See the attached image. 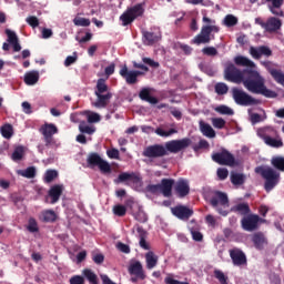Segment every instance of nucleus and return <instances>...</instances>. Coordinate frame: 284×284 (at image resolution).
<instances>
[{
  "mask_svg": "<svg viewBox=\"0 0 284 284\" xmlns=\"http://www.w3.org/2000/svg\"><path fill=\"white\" fill-rule=\"evenodd\" d=\"M192 145V140L190 138H184L181 140H171L163 144H152L146 146L142 156L146 159H163V156H168L171 154H179V152H183V150H187Z\"/></svg>",
  "mask_w": 284,
  "mask_h": 284,
  "instance_id": "nucleus-1",
  "label": "nucleus"
},
{
  "mask_svg": "<svg viewBox=\"0 0 284 284\" xmlns=\"http://www.w3.org/2000/svg\"><path fill=\"white\" fill-rule=\"evenodd\" d=\"M246 77L242 80L244 88L252 94H261L266 99H276V92L267 89L265 85V78L256 70H245Z\"/></svg>",
  "mask_w": 284,
  "mask_h": 284,
  "instance_id": "nucleus-2",
  "label": "nucleus"
},
{
  "mask_svg": "<svg viewBox=\"0 0 284 284\" xmlns=\"http://www.w3.org/2000/svg\"><path fill=\"white\" fill-rule=\"evenodd\" d=\"M254 172L255 174H260L264 180L265 192H272L281 182V173L272 166L260 165L255 168Z\"/></svg>",
  "mask_w": 284,
  "mask_h": 284,
  "instance_id": "nucleus-3",
  "label": "nucleus"
},
{
  "mask_svg": "<svg viewBox=\"0 0 284 284\" xmlns=\"http://www.w3.org/2000/svg\"><path fill=\"white\" fill-rule=\"evenodd\" d=\"M94 94L97 97V100L93 102L94 108L103 110L106 105H110L113 94L110 92V87H108L105 79H98Z\"/></svg>",
  "mask_w": 284,
  "mask_h": 284,
  "instance_id": "nucleus-4",
  "label": "nucleus"
},
{
  "mask_svg": "<svg viewBox=\"0 0 284 284\" xmlns=\"http://www.w3.org/2000/svg\"><path fill=\"white\" fill-rule=\"evenodd\" d=\"M210 205H212L221 216H227V214H230V211L226 210V207H230L227 193L215 191L210 199Z\"/></svg>",
  "mask_w": 284,
  "mask_h": 284,
  "instance_id": "nucleus-5",
  "label": "nucleus"
},
{
  "mask_svg": "<svg viewBox=\"0 0 284 284\" xmlns=\"http://www.w3.org/2000/svg\"><path fill=\"white\" fill-rule=\"evenodd\" d=\"M87 164L90 170L99 168L101 174H112V165L97 152H92L87 158Z\"/></svg>",
  "mask_w": 284,
  "mask_h": 284,
  "instance_id": "nucleus-6",
  "label": "nucleus"
},
{
  "mask_svg": "<svg viewBox=\"0 0 284 284\" xmlns=\"http://www.w3.org/2000/svg\"><path fill=\"white\" fill-rule=\"evenodd\" d=\"M232 97L236 105H242L243 108H248L250 105H258L261 103V100L255 99L247 92L243 91V89L239 88L232 89Z\"/></svg>",
  "mask_w": 284,
  "mask_h": 284,
  "instance_id": "nucleus-7",
  "label": "nucleus"
},
{
  "mask_svg": "<svg viewBox=\"0 0 284 284\" xmlns=\"http://www.w3.org/2000/svg\"><path fill=\"white\" fill-rule=\"evenodd\" d=\"M212 161L219 165H226L227 168H236V165H239L234 154L230 153L226 149H222L220 152L213 153Z\"/></svg>",
  "mask_w": 284,
  "mask_h": 284,
  "instance_id": "nucleus-8",
  "label": "nucleus"
},
{
  "mask_svg": "<svg viewBox=\"0 0 284 284\" xmlns=\"http://www.w3.org/2000/svg\"><path fill=\"white\" fill-rule=\"evenodd\" d=\"M224 79L230 83H243L245 77L243 75V71L236 68L234 63L227 62L224 68Z\"/></svg>",
  "mask_w": 284,
  "mask_h": 284,
  "instance_id": "nucleus-9",
  "label": "nucleus"
},
{
  "mask_svg": "<svg viewBox=\"0 0 284 284\" xmlns=\"http://www.w3.org/2000/svg\"><path fill=\"white\" fill-rule=\"evenodd\" d=\"M261 223H265V220L256 214H247L241 220V227L244 232H256Z\"/></svg>",
  "mask_w": 284,
  "mask_h": 284,
  "instance_id": "nucleus-10",
  "label": "nucleus"
},
{
  "mask_svg": "<svg viewBox=\"0 0 284 284\" xmlns=\"http://www.w3.org/2000/svg\"><path fill=\"white\" fill-rule=\"evenodd\" d=\"M40 132L43 135L45 148H54V145H57V140H54V134L59 132L57 125L45 123L40 128Z\"/></svg>",
  "mask_w": 284,
  "mask_h": 284,
  "instance_id": "nucleus-11",
  "label": "nucleus"
},
{
  "mask_svg": "<svg viewBox=\"0 0 284 284\" xmlns=\"http://www.w3.org/2000/svg\"><path fill=\"white\" fill-rule=\"evenodd\" d=\"M219 30L216 26H203L201 32L192 39V43L195 45L210 43L212 41V32H219Z\"/></svg>",
  "mask_w": 284,
  "mask_h": 284,
  "instance_id": "nucleus-12",
  "label": "nucleus"
},
{
  "mask_svg": "<svg viewBox=\"0 0 284 284\" xmlns=\"http://www.w3.org/2000/svg\"><path fill=\"white\" fill-rule=\"evenodd\" d=\"M128 272L130 276H132L131 283H139V281H145V278H148V275L143 270V264L139 261L132 262L128 267Z\"/></svg>",
  "mask_w": 284,
  "mask_h": 284,
  "instance_id": "nucleus-13",
  "label": "nucleus"
},
{
  "mask_svg": "<svg viewBox=\"0 0 284 284\" xmlns=\"http://www.w3.org/2000/svg\"><path fill=\"white\" fill-rule=\"evenodd\" d=\"M120 77H122L128 85H134L139 82V77H143V71L128 70V65H123L120 70Z\"/></svg>",
  "mask_w": 284,
  "mask_h": 284,
  "instance_id": "nucleus-14",
  "label": "nucleus"
},
{
  "mask_svg": "<svg viewBox=\"0 0 284 284\" xmlns=\"http://www.w3.org/2000/svg\"><path fill=\"white\" fill-rule=\"evenodd\" d=\"M229 254L231 256L233 265H235L236 267L247 265V256L241 248H232L229 251Z\"/></svg>",
  "mask_w": 284,
  "mask_h": 284,
  "instance_id": "nucleus-15",
  "label": "nucleus"
},
{
  "mask_svg": "<svg viewBox=\"0 0 284 284\" xmlns=\"http://www.w3.org/2000/svg\"><path fill=\"white\" fill-rule=\"evenodd\" d=\"M128 181L133 183V185H139V183H141V175L135 172H123L119 174L118 179L114 180V183L119 185V183H128Z\"/></svg>",
  "mask_w": 284,
  "mask_h": 284,
  "instance_id": "nucleus-16",
  "label": "nucleus"
},
{
  "mask_svg": "<svg viewBox=\"0 0 284 284\" xmlns=\"http://www.w3.org/2000/svg\"><path fill=\"white\" fill-rule=\"evenodd\" d=\"M171 212L173 216H176V219H180V221H189L192 214H194L193 210L184 205L172 207Z\"/></svg>",
  "mask_w": 284,
  "mask_h": 284,
  "instance_id": "nucleus-17",
  "label": "nucleus"
},
{
  "mask_svg": "<svg viewBox=\"0 0 284 284\" xmlns=\"http://www.w3.org/2000/svg\"><path fill=\"white\" fill-rule=\"evenodd\" d=\"M250 54L253 57V59H261V57H266V59H270L272 57V49L267 45H260V47H250Z\"/></svg>",
  "mask_w": 284,
  "mask_h": 284,
  "instance_id": "nucleus-18",
  "label": "nucleus"
},
{
  "mask_svg": "<svg viewBox=\"0 0 284 284\" xmlns=\"http://www.w3.org/2000/svg\"><path fill=\"white\" fill-rule=\"evenodd\" d=\"M174 191L180 199H185L190 194V182L185 179L178 180Z\"/></svg>",
  "mask_w": 284,
  "mask_h": 284,
  "instance_id": "nucleus-19",
  "label": "nucleus"
},
{
  "mask_svg": "<svg viewBox=\"0 0 284 284\" xmlns=\"http://www.w3.org/2000/svg\"><path fill=\"white\" fill-rule=\"evenodd\" d=\"M281 28H283V20L276 17H271L266 20V27L264 30L270 34H274V32H278Z\"/></svg>",
  "mask_w": 284,
  "mask_h": 284,
  "instance_id": "nucleus-20",
  "label": "nucleus"
},
{
  "mask_svg": "<svg viewBox=\"0 0 284 284\" xmlns=\"http://www.w3.org/2000/svg\"><path fill=\"white\" fill-rule=\"evenodd\" d=\"M251 241L255 247V250H265L267 245V237L263 232H256L251 235Z\"/></svg>",
  "mask_w": 284,
  "mask_h": 284,
  "instance_id": "nucleus-21",
  "label": "nucleus"
},
{
  "mask_svg": "<svg viewBox=\"0 0 284 284\" xmlns=\"http://www.w3.org/2000/svg\"><path fill=\"white\" fill-rule=\"evenodd\" d=\"M172 187H174V179H162L160 183V191L163 196L170 199L172 196Z\"/></svg>",
  "mask_w": 284,
  "mask_h": 284,
  "instance_id": "nucleus-22",
  "label": "nucleus"
},
{
  "mask_svg": "<svg viewBox=\"0 0 284 284\" xmlns=\"http://www.w3.org/2000/svg\"><path fill=\"white\" fill-rule=\"evenodd\" d=\"M61 194H63V185L62 184H55L50 187L49 196L51 199V201H50L51 205H54V203H59V199H61Z\"/></svg>",
  "mask_w": 284,
  "mask_h": 284,
  "instance_id": "nucleus-23",
  "label": "nucleus"
},
{
  "mask_svg": "<svg viewBox=\"0 0 284 284\" xmlns=\"http://www.w3.org/2000/svg\"><path fill=\"white\" fill-rule=\"evenodd\" d=\"M142 39L145 45H154V43L161 41V36L150 31H142Z\"/></svg>",
  "mask_w": 284,
  "mask_h": 284,
  "instance_id": "nucleus-24",
  "label": "nucleus"
},
{
  "mask_svg": "<svg viewBox=\"0 0 284 284\" xmlns=\"http://www.w3.org/2000/svg\"><path fill=\"white\" fill-rule=\"evenodd\" d=\"M134 229L136 230L138 234H139V239H140V247H142V250H150V244L148 243V241H145L148 239V231L143 230V226L136 224L134 226Z\"/></svg>",
  "mask_w": 284,
  "mask_h": 284,
  "instance_id": "nucleus-25",
  "label": "nucleus"
},
{
  "mask_svg": "<svg viewBox=\"0 0 284 284\" xmlns=\"http://www.w3.org/2000/svg\"><path fill=\"white\" fill-rule=\"evenodd\" d=\"M189 231L191 232L193 241H196L197 243H201V241H203V233L199 231V225L196 224V221L192 220L190 222Z\"/></svg>",
  "mask_w": 284,
  "mask_h": 284,
  "instance_id": "nucleus-26",
  "label": "nucleus"
},
{
  "mask_svg": "<svg viewBox=\"0 0 284 284\" xmlns=\"http://www.w3.org/2000/svg\"><path fill=\"white\" fill-rule=\"evenodd\" d=\"M231 212H234L235 214H241V216H247L250 212H252V210L250 209V204L243 202L232 206Z\"/></svg>",
  "mask_w": 284,
  "mask_h": 284,
  "instance_id": "nucleus-27",
  "label": "nucleus"
},
{
  "mask_svg": "<svg viewBox=\"0 0 284 284\" xmlns=\"http://www.w3.org/2000/svg\"><path fill=\"white\" fill-rule=\"evenodd\" d=\"M139 97L142 101H146L148 103H151L152 105H156L159 103V99L155 97H152L150 94V89L144 88L140 91Z\"/></svg>",
  "mask_w": 284,
  "mask_h": 284,
  "instance_id": "nucleus-28",
  "label": "nucleus"
},
{
  "mask_svg": "<svg viewBox=\"0 0 284 284\" xmlns=\"http://www.w3.org/2000/svg\"><path fill=\"white\" fill-rule=\"evenodd\" d=\"M200 130L204 136H207L209 139H214L216 136V132L212 128V125L205 123L203 120L200 121Z\"/></svg>",
  "mask_w": 284,
  "mask_h": 284,
  "instance_id": "nucleus-29",
  "label": "nucleus"
},
{
  "mask_svg": "<svg viewBox=\"0 0 284 284\" xmlns=\"http://www.w3.org/2000/svg\"><path fill=\"white\" fill-rule=\"evenodd\" d=\"M146 270H154V266L159 263V256L154 252L149 251L145 254Z\"/></svg>",
  "mask_w": 284,
  "mask_h": 284,
  "instance_id": "nucleus-30",
  "label": "nucleus"
},
{
  "mask_svg": "<svg viewBox=\"0 0 284 284\" xmlns=\"http://www.w3.org/2000/svg\"><path fill=\"white\" fill-rule=\"evenodd\" d=\"M235 65H241L242 68H254V61L250 60L245 55H237L234 58Z\"/></svg>",
  "mask_w": 284,
  "mask_h": 284,
  "instance_id": "nucleus-31",
  "label": "nucleus"
},
{
  "mask_svg": "<svg viewBox=\"0 0 284 284\" xmlns=\"http://www.w3.org/2000/svg\"><path fill=\"white\" fill-rule=\"evenodd\" d=\"M24 83L27 85H36L39 83V71H30L24 74Z\"/></svg>",
  "mask_w": 284,
  "mask_h": 284,
  "instance_id": "nucleus-32",
  "label": "nucleus"
},
{
  "mask_svg": "<svg viewBox=\"0 0 284 284\" xmlns=\"http://www.w3.org/2000/svg\"><path fill=\"white\" fill-rule=\"evenodd\" d=\"M120 21H122V26L125 28L128 26H132L134 21H136V18L126 9L121 16Z\"/></svg>",
  "mask_w": 284,
  "mask_h": 284,
  "instance_id": "nucleus-33",
  "label": "nucleus"
},
{
  "mask_svg": "<svg viewBox=\"0 0 284 284\" xmlns=\"http://www.w3.org/2000/svg\"><path fill=\"white\" fill-rule=\"evenodd\" d=\"M43 223H54L57 221V212L54 210H44L41 212Z\"/></svg>",
  "mask_w": 284,
  "mask_h": 284,
  "instance_id": "nucleus-34",
  "label": "nucleus"
},
{
  "mask_svg": "<svg viewBox=\"0 0 284 284\" xmlns=\"http://www.w3.org/2000/svg\"><path fill=\"white\" fill-rule=\"evenodd\" d=\"M268 73L271 74V77L274 79V81L276 83H278L280 85H283L284 88V73L281 70L277 69H268Z\"/></svg>",
  "mask_w": 284,
  "mask_h": 284,
  "instance_id": "nucleus-35",
  "label": "nucleus"
},
{
  "mask_svg": "<svg viewBox=\"0 0 284 284\" xmlns=\"http://www.w3.org/2000/svg\"><path fill=\"white\" fill-rule=\"evenodd\" d=\"M126 10L134 17V19H139V17L145 13L143 3H138L133 7L128 8Z\"/></svg>",
  "mask_w": 284,
  "mask_h": 284,
  "instance_id": "nucleus-36",
  "label": "nucleus"
},
{
  "mask_svg": "<svg viewBox=\"0 0 284 284\" xmlns=\"http://www.w3.org/2000/svg\"><path fill=\"white\" fill-rule=\"evenodd\" d=\"M82 274L87 281H89L90 284H99V276H97V273H94L90 268H84L82 271Z\"/></svg>",
  "mask_w": 284,
  "mask_h": 284,
  "instance_id": "nucleus-37",
  "label": "nucleus"
},
{
  "mask_svg": "<svg viewBox=\"0 0 284 284\" xmlns=\"http://www.w3.org/2000/svg\"><path fill=\"white\" fill-rule=\"evenodd\" d=\"M18 174L24 179H34V176H37V168L29 166L26 170H19Z\"/></svg>",
  "mask_w": 284,
  "mask_h": 284,
  "instance_id": "nucleus-38",
  "label": "nucleus"
},
{
  "mask_svg": "<svg viewBox=\"0 0 284 284\" xmlns=\"http://www.w3.org/2000/svg\"><path fill=\"white\" fill-rule=\"evenodd\" d=\"M263 139L265 144L270 145V148H283V140H276L270 135H264Z\"/></svg>",
  "mask_w": 284,
  "mask_h": 284,
  "instance_id": "nucleus-39",
  "label": "nucleus"
},
{
  "mask_svg": "<svg viewBox=\"0 0 284 284\" xmlns=\"http://www.w3.org/2000/svg\"><path fill=\"white\" fill-rule=\"evenodd\" d=\"M246 176L243 173H232L231 183L233 185H243L245 183Z\"/></svg>",
  "mask_w": 284,
  "mask_h": 284,
  "instance_id": "nucleus-40",
  "label": "nucleus"
},
{
  "mask_svg": "<svg viewBox=\"0 0 284 284\" xmlns=\"http://www.w3.org/2000/svg\"><path fill=\"white\" fill-rule=\"evenodd\" d=\"M271 165H273L275 170H280V172H284V158L283 156L272 158Z\"/></svg>",
  "mask_w": 284,
  "mask_h": 284,
  "instance_id": "nucleus-41",
  "label": "nucleus"
},
{
  "mask_svg": "<svg viewBox=\"0 0 284 284\" xmlns=\"http://www.w3.org/2000/svg\"><path fill=\"white\" fill-rule=\"evenodd\" d=\"M0 132L3 139H12V134H14V129L12 124H4L1 126Z\"/></svg>",
  "mask_w": 284,
  "mask_h": 284,
  "instance_id": "nucleus-42",
  "label": "nucleus"
},
{
  "mask_svg": "<svg viewBox=\"0 0 284 284\" xmlns=\"http://www.w3.org/2000/svg\"><path fill=\"white\" fill-rule=\"evenodd\" d=\"M133 216L135 221L139 223H146L148 222V214H145V211L141 206L138 207V211L133 213Z\"/></svg>",
  "mask_w": 284,
  "mask_h": 284,
  "instance_id": "nucleus-43",
  "label": "nucleus"
},
{
  "mask_svg": "<svg viewBox=\"0 0 284 284\" xmlns=\"http://www.w3.org/2000/svg\"><path fill=\"white\" fill-rule=\"evenodd\" d=\"M223 23L226 26V28H234V26L239 24V18H236L234 14H227L224 18Z\"/></svg>",
  "mask_w": 284,
  "mask_h": 284,
  "instance_id": "nucleus-44",
  "label": "nucleus"
},
{
  "mask_svg": "<svg viewBox=\"0 0 284 284\" xmlns=\"http://www.w3.org/2000/svg\"><path fill=\"white\" fill-rule=\"evenodd\" d=\"M178 133L179 131L176 129H170L169 131H165L162 128L155 129V134H158V136H163L164 139H168V136H172V134Z\"/></svg>",
  "mask_w": 284,
  "mask_h": 284,
  "instance_id": "nucleus-45",
  "label": "nucleus"
},
{
  "mask_svg": "<svg viewBox=\"0 0 284 284\" xmlns=\"http://www.w3.org/2000/svg\"><path fill=\"white\" fill-rule=\"evenodd\" d=\"M215 92L219 95L227 94V92H230V87H227L225 82H219L215 84Z\"/></svg>",
  "mask_w": 284,
  "mask_h": 284,
  "instance_id": "nucleus-46",
  "label": "nucleus"
},
{
  "mask_svg": "<svg viewBox=\"0 0 284 284\" xmlns=\"http://www.w3.org/2000/svg\"><path fill=\"white\" fill-rule=\"evenodd\" d=\"M59 176V172L57 170H47L44 173V183H52L54 179Z\"/></svg>",
  "mask_w": 284,
  "mask_h": 284,
  "instance_id": "nucleus-47",
  "label": "nucleus"
},
{
  "mask_svg": "<svg viewBox=\"0 0 284 284\" xmlns=\"http://www.w3.org/2000/svg\"><path fill=\"white\" fill-rule=\"evenodd\" d=\"M113 214L115 216H125L128 214V207L123 204H116L113 206Z\"/></svg>",
  "mask_w": 284,
  "mask_h": 284,
  "instance_id": "nucleus-48",
  "label": "nucleus"
},
{
  "mask_svg": "<svg viewBox=\"0 0 284 284\" xmlns=\"http://www.w3.org/2000/svg\"><path fill=\"white\" fill-rule=\"evenodd\" d=\"M88 123H99L101 121V115L97 112H87Z\"/></svg>",
  "mask_w": 284,
  "mask_h": 284,
  "instance_id": "nucleus-49",
  "label": "nucleus"
},
{
  "mask_svg": "<svg viewBox=\"0 0 284 284\" xmlns=\"http://www.w3.org/2000/svg\"><path fill=\"white\" fill-rule=\"evenodd\" d=\"M215 112H219V114H226L227 116H232L234 114V110L227 105L216 106Z\"/></svg>",
  "mask_w": 284,
  "mask_h": 284,
  "instance_id": "nucleus-50",
  "label": "nucleus"
},
{
  "mask_svg": "<svg viewBox=\"0 0 284 284\" xmlns=\"http://www.w3.org/2000/svg\"><path fill=\"white\" fill-rule=\"evenodd\" d=\"M74 26L81 27V28H88L90 27V19L88 18H74L73 19Z\"/></svg>",
  "mask_w": 284,
  "mask_h": 284,
  "instance_id": "nucleus-51",
  "label": "nucleus"
},
{
  "mask_svg": "<svg viewBox=\"0 0 284 284\" xmlns=\"http://www.w3.org/2000/svg\"><path fill=\"white\" fill-rule=\"evenodd\" d=\"M27 230L32 234H34V232H39V224L37 223V220L34 217L29 219Z\"/></svg>",
  "mask_w": 284,
  "mask_h": 284,
  "instance_id": "nucleus-52",
  "label": "nucleus"
},
{
  "mask_svg": "<svg viewBox=\"0 0 284 284\" xmlns=\"http://www.w3.org/2000/svg\"><path fill=\"white\" fill-rule=\"evenodd\" d=\"M214 277L221 283V284H229L227 283V276H225V273L221 270L214 271Z\"/></svg>",
  "mask_w": 284,
  "mask_h": 284,
  "instance_id": "nucleus-53",
  "label": "nucleus"
},
{
  "mask_svg": "<svg viewBox=\"0 0 284 284\" xmlns=\"http://www.w3.org/2000/svg\"><path fill=\"white\" fill-rule=\"evenodd\" d=\"M23 146L16 148L11 156L12 161H21L23 159Z\"/></svg>",
  "mask_w": 284,
  "mask_h": 284,
  "instance_id": "nucleus-54",
  "label": "nucleus"
},
{
  "mask_svg": "<svg viewBox=\"0 0 284 284\" xmlns=\"http://www.w3.org/2000/svg\"><path fill=\"white\" fill-rule=\"evenodd\" d=\"M202 54L205 57H216V54H219V50L214 47H205L202 49Z\"/></svg>",
  "mask_w": 284,
  "mask_h": 284,
  "instance_id": "nucleus-55",
  "label": "nucleus"
},
{
  "mask_svg": "<svg viewBox=\"0 0 284 284\" xmlns=\"http://www.w3.org/2000/svg\"><path fill=\"white\" fill-rule=\"evenodd\" d=\"M6 34L8 37V43L12 44L16 43V41H19V37H17V33L10 29H6Z\"/></svg>",
  "mask_w": 284,
  "mask_h": 284,
  "instance_id": "nucleus-56",
  "label": "nucleus"
},
{
  "mask_svg": "<svg viewBox=\"0 0 284 284\" xmlns=\"http://www.w3.org/2000/svg\"><path fill=\"white\" fill-rule=\"evenodd\" d=\"M79 130L82 132V134H94L95 132L94 128L87 125L85 123H81L79 125Z\"/></svg>",
  "mask_w": 284,
  "mask_h": 284,
  "instance_id": "nucleus-57",
  "label": "nucleus"
},
{
  "mask_svg": "<svg viewBox=\"0 0 284 284\" xmlns=\"http://www.w3.org/2000/svg\"><path fill=\"white\" fill-rule=\"evenodd\" d=\"M216 174L220 181H225L230 176V171L225 168H219Z\"/></svg>",
  "mask_w": 284,
  "mask_h": 284,
  "instance_id": "nucleus-58",
  "label": "nucleus"
},
{
  "mask_svg": "<svg viewBox=\"0 0 284 284\" xmlns=\"http://www.w3.org/2000/svg\"><path fill=\"white\" fill-rule=\"evenodd\" d=\"M26 22L28 23V26L34 28H39V18H37V16H29L26 19Z\"/></svg>",
  "mask_w": 284,
  "mask_h": 284,
  "instance_id": "nucleus-59",
  "label": "nucleus"
},
{
  "mask_svg": "<svg viewBox=\"0 0 284 284\" xmlns=\"http://www.w3.org/2000/svg\"><path fill=\"white\" fill-rule=\"evenodd\" d=\"M213 126L217 130H223L225 128V121L223 118H214L212 119Z\"/></svg>",
  "mask_w": 284,
  "mask_h": 284,
  "instance_id": "nucleus-60",
  "label": "nucleus"
},
{
  "mask_svg": "<svg viewBox=\"0 0 284 284\" xmlns=\"http://www.w3.org/2000/svg\"><path fill=\"white\" fill-rule=\"evenodd\" d=\"M146 192H150V194H161V184H149Z\"/></svg>",
  "mask_w": 284,
  "mask_h": 284,
  "instance_id": "nucleus-61",
  "label": "nucleus"
},
{
  "mask_svg": "<svg viewBox=\"0 0 284 284\" xmlns=\"http://www.w3.org/2000/svg\"><path fill=\"white\" fill-rule=\"evenodd\" d=\"M77 52H73V55H68L64 60L65 68H70L73 63H77Z\"/></svg>",
  "mask_w": 284,
  "mask_h": 284,
  "instance_id": "nucleus-62",
  "label": "nucleus"
},
{
  "mask_svg": "<svg viewBox=\"0 0 284 284\" xmlns=\"http://www.w3.org/2000/svg\"><path fill=\"white\" fill-rule=\"evenodd\" d=\"M70 284H85V278H83V276L81 275H73L70 280H69Z\"/></svg>",
  "mask_w": 284,
  "mask_h": 284,
  "instance_id": "nucleus-63",
  "label": "nucleus"
},
{
  "mask_svg": "<svg viewBox=\"0 0 284 284\" xmlns=\"http://www.w3.org/2000/svg\"><path fill=\"white\" fill-rule=\"evenodd\" d=\"M164 283L165 284H190V283H187V282H181V281H178V280H174L172 276H166L165 278H164Z\"/></svg>",
  "mask_w": 284,
  "mask_h": 284,
  "instance_id": "nucleus-64",
  "label": "nucleus"
}]
</instances>
